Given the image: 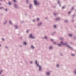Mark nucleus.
Returning a JSON list of instances; mask_svg holds the SVG:
<instances>
[{
    "label": "nucleus",
    "instance_id": "nucleus-1",
    "mask_svg": "<svg viewBox=\"0 0 76 76\" xmlns=\"http://www.w3.org/2000/svg\"><path fill=\"white\" fill-rule=\"evenodd\" d=\"M35 62L36 65H37V66H38V67H39V70H41V66H39L38 63H37V61H35Z\"/></svg>",
    "mask_w": 76,
    "mask_h": 76
},
{
    "label": "nucleus",
    "instance_id": "nucleus-2",
    "mask_svg": "<svg viewBox=\"0 0 76 76\" xmlns=\"http://www.w3.org/2000/svg\"><path fill=\"white\" fill-rule=\"evenodd\" d=\"M34 3L36 6H37V5H39V3L37 2V1L36 0H34Z\"/></svg>",
    "mask_w": 76,
    "mask_h": 76
},
{
    "label": "nucleus",
    "instance_id": "nucleus-3",
    "mask_svg": "<svg viewBox=\"0 0 76 76\" xmlns=\"http://www.w3.org/2000/svg\"><path fill=\"white\" fill-rule=\"evenodd\" d=\"M61 44H58V45L59 46H61V45H67V44H64L62 42H61Z\"/></svg>",
    "mask_w": 76,
    "mask_h": 76
},
{
    "label": "nucleus",
    "instance_id": "nucleus-4",
    "mask_svg": "<svg viewBox=\"0 0 76 76\" xmlns=\"http://www.w3.org/2000/svg\"><path fill=\"white\" fill-rule=\"evenodd\" d=\"M29 37L30 38H34V37L32 36L31 34H30V35Z\"/></svg>",
    "mask_w": 76,
    "mask_h": 76
},
{
    "label": "nucleus",
    "instance_id": "nucleus-5",
    "mask_svg": "<svg viewBox=\"0 0 76 76\" xmlns=\"http://www.w3.org/2000/svg\"><path fill=\"white\" fill-rule=\"evenodd\" d=\"M46 75H50V73L49 72H46Z\"/></svg>",
    "mask_w": 76,
    "mask_h": 76
},
{
    "label": "nucleus",
    "instance_id": "nucleus-6",
    "mask_svg": "<svg viewBox=\"0 0 76 76\" xmlns=\"http://www.w3.org/2000/svg\"><path fill=\"white\" fill-rule=\"evenodd\" d=\"M69 37H72V34H69Z\"/></svg>",
    "mask_w": 76,
    "mask_h": 76
},
{
    "label": "nucleus",
    "instance_id": "nucleus-7",
    "mask_svg": "<svg viewBox=\"0 0 76 76\" xmlns=\"http://www.w3.org/2000/svg\"><path fill=\"white\" fill-rule=\"evenodd\" d=\"M31 7H32V5L31 4L29 6V8H31Z\"/></svg>",
    "mask_w": 76,
    "mask_h": 76
},
{
    "label": "nucleus",
    "instance_id": "nucleus-8",
    "mask_svg": "<svg viewBox=\"0 0 76 76\" xmlns=\"http://www.w3.org/2000/svg\"><path fill=\"white\" fill-rule=\"evenodd\" d=\"M23 44H24V45H26V43L25 42H24Z\"/></svg>",
    "mask_w": 76,
    "mask_h": 76
},
{
    "label": "nucleus",
    "instance_id": "nucleus-9",
    "mask_svg": "<svg viewBox=\"0 0 76 76\" xmlns=\"http://www.w3.org/2000/svg\"><path fill=\"white\" fill-rule=\"evenodd\" d=\"M14 2H16V0H12Z\"/></svg>",
    "mask_w": 76,
    "mask_h": 76
},
{
    "label": "nucleus",
    "instance_id": "nucleus-10",
    "mask_svg": "<svg viewBox=\"0 0 76 76\" xmlns=\"http://www.w3.org/2000/svg\"><path fill=\"white\" fill-rule=\"evenodd\" d=\"M39 20V19L38 18H37V21H38V20Z\"/></svg>",
    "mask_w": 76,
    "mask_h": 76
},
{
    "label": "nucleus",
    "instance_id": "nucleus-11",
    "mask_svg": "<svg viewBox=\"0 0 76 76\" xmlns=\"http://www.w3.org/2000/svg\"><path fill=\"white\" fill-rule=\"evenodd\" d=\"M31 47L32 48H34V46H31Z\"/></svg>",
    "mask_w": 76,
    "mask_h": 76
},
{
    "label": "nucleus",
    "instance_id": "nucleus-12",
    "mask_svg": "<svg viewBox=\"0 0 76 76\" xmlns=\"http://www.w3.org/2000/svg\"><path fill=\"white\" fill-rule=\"evenodd\" d=\"M49 48H50V49H51V48H52V47L51 46H50L49 47Z\"/></svg>",
    "mask_w": 76,
    "mask_h": 76
},
{
    "label": "nucleus",
    "instance_id": "nucleus-13",
    "mask_svg": "<svg viewBox=\"0 0 76 76\" xmlns=\"http://www.w3.org/2000/svg\"><path fill=\"white\" fill-rule=\"evenodd\" d=\"M67 46V47H68V48H70V46H69L68 45H66Z\"/></svg>",
    "mask_w": 76,
    "mask_h": 76
},
{
    "label": "nucleus",
    "instance_id": "nucleus-14",
    "mask_svg": "<svg viewBox=\"0 0 76 76\" xmlns=\"http://www.w3.org/2000/svg\"><path fill=\"white\" fill-rule=\"evenodd\" d=\"M8 4L9 5H10V4H11V3L10 2H9L8 3Z\"/></svg>",
    "mask_w": 76,
    "mask_h": 76
},
{
    "label": "nucleus",
    "instance_id": "nucleus-15",
    "mask_svg": "<svg viewBox=\"0 0 76 76\" xmlns=\"http://www.w3.org/2000/svg\"><path fill=\"white\" fill-rule=\"evenodd\" d=\"M54 28H56V26L55 25H54Z\"/></svg>",
    "mask_w": 76,
    "mask_h": 76
},
{
    "label": "nucleus",
    "instance_id": "nucleus-16",
    "mask_svg": "<svg viewBox=\"0 0 76 76\" xmlns=\"http://www.w3.org/2000/svg\"><path fill=\"white\" fill-rule=\"evenodd\" d=\"M9 23H10V24H11L12 23L11 22V21H9Z\"/></svg>",
    "mask_w": 76,
    "mask_h": 76
},
{
    "label": "nucleus",
    "instance_id": "nucleus-17",
    "mask_svg": "<svg viewBox=\"0 0 76 76\" xmlns=\"http://www.w3.org/2000/svg\"><path fill=\"white\" fill-rule=\"evenodd\" d=\"M15 28H17V26H15Z\"/></svg>",
    "mask_w": 76,
    "mask_h": 76
},
{
    "label": "nucleus",
    "instance_id": "nucleus-18",
    "mask_svg": "<svg viewBox=\"0 0 76 76\" xmlns=\"http://www.w3.org/2000/svg\"><path fill=\"white\" fill-rule=\"evenodd\" d=\"M28 32H29V31L28 30H27L26 32L28 33Z\"/></svg>",
    "mask_w": 76,
    "mask_h": 76
},
{
    "label": "nucleus",
    "instance_id": "nucleus-19",
    "mask_svg": "<svg viewBox=\"0 0 76 76\" xmlns=\"http://www.w3.org/2000/svg\"><path fill=\"white\" fill-rule=\"evenodd\" d=\"M2 72V70H1V71H0V74H1V73Z\"/></svg>",
    "mask_w": 76,
    "mask_h": 76
},
{
    "label": "nucleus",
    "instance_id": "nucleus-20",
    "mask_svg": "<svg viewBox=\"0 0 76 76\" xmlns=\"http://www.w3.org/2000/svg\"><path fill=\"white\" fill-rule=\"evenodd\" d=\"M14 6H15V7H16V4H15L14 5Z\"/></svg>",
    "mask_w": 76,
    "mask_h": 76
},
{
    "label": "nucleus",
    "instance_id": "nucleus-21",
    "mask_svg": "<svg viewBox=\"0 0 76 76\" xmlns=\"http://www.w3.org/2000/svg\"><path fill=\"white\" fill-rule=\"evenodd\" d=\"M2 40L3 41H4V39H2Z\"/></svg>",
    "mask_w": 76,
    "mask_h": 76
},
{
    "label": "nucleus",
    "instance_id": "nucleus-22",
    "mask_svg": "<svg viewBox=\"0 0 76 76\" xmlns=\"http://www.w3.org/2000/svg\"><path fill=\"white\" fill-rule=\"evenodd\" d=\"M45 38L46 39V38H47V37H46V36H45Z\"/></svg>",
    "mask_w": 76,
    "mask_h": 76
},
{
    "label": "nucleus",
    "instance_id": "nucleus-23",
    "mask_svg": "<svg viewBox=\"0 0 76 76\" xmlns=\"http://www.w3.org/2000/svg\"><path fill=\"white\" fill-rule=\"evenodd\" d=\"M40 25H41V23H40V24H39L38 26H39Z\"/></svg>",
    "mask_w": 76,
    "mask_h": 76
},
{
    "label": "nucleus",
    "instance_id": "nucleus-24",
    "mask_svg": "<svg viewBox=\"0 0 76 76\" xmlns=\"http://www.w3.org/2000/svg\"><path fill=\"white\" fill-rule=\"evenodd\" d=\"M64 7H62V9H64Z\"/></svg>",
    "mask_w": 76,
    "mask_h": 76
},
{
    "label": "nucleus",
    "instance_id": "nucleus-25",
    "mask_svg": "<svg viewBox=\"0 0 76 76\" xmlns=\"http://www.w3.org/2000/svg\"><path fill=\"white\" fill-rule=\"evenodd\" d=\"M59 66V65H57V67H58Z\"/></svg>",
    "mask_w": 76,
    "mask_h": 76
},
{
    "label": "nucleus",
    "instance_id": "nucleus-26",
    "mask_svg": "<svg viewBox=\"0 0 76 76\" xmlns=\"http://www.w3.org/2000/svg\"><path fill=\"white\" fill-rule=\"evenodd\" d=\"M70 12H68V14H70Z\"/></svg>",
    "mask_w": 76,
    "mask_h": 76
},
{
    "label": "nucleus",
    "instance_id": "nucleus-27",
    "mask_svg": "<svg viewBox=\"0 0 76 76\" xmlns=\"http://www.w3.org/2000/svg\"><path fill=\"white\" fill-rule=\"evenodd\" d=\"M33 22H35V20H33Z\"/></svg>",
    "mask_w": 76,
    "mask_h": 76
},
{
    "label": "nucleus",
    "instance_id": "nucleus-28",
    "mask_svg": "<svg viewBox=\"0 0 76 76\" xmlns=\"http://www.w3.org/2000/svg\"><path fill=\"white\" fill-rule=\"evenodd\" d=\"M72 56H75V55L74 54H72Z\"/></svg>",
    "mask_w": 76,
    "mask_h": 76
},
{
    "label": "nucleus",
    "instance_id": "nucleus-29",
    "mask_svg": "<svg viewBox=\"0 0 76 76\" xmlns=\"http://www.w3.org/2000/svg\"><path fill=\"white\" fill-rule=\"evenodd\" d=\"M27 3H28V0H27Z\"/></svg>",
    "mask_w": 76,
    "mask_h": 76
},
{
    "label": "nucleus",
    "instance_id": "nucleus-30",
    "mask_svg": "<svg viewBox=\"0 0 76 76\" xmlns=\"http://www.w3.org/2000/svg\"><path fill=\"white\" fill-rule=\"evenodd\" d=\"M5 10H6V11H7V9H5Z\"/></svg>",
    "mask_w": 76,
    "mask_h": 76
},
{
    "label": "nucleus",
    "instance_id": "nucleus-31",
    "mask_svg": "<svg viewBox=\"0 0 76 76\" xmlns=\"http://www.w3.org/2000/svg\"><path fill=\"white\" fill-rule=\"evenodd\" d=\"M60 39H62V38H61Z\"/></svg>",
    "mask_w": 76,
    "mask_h": 76
},
{
    "label": "nucleus",
    "instance_id": "nucleus-32",
    "mask_svg": "<svg viewBox=\"0 0 76 76\" xmlns=\"http://www.w3.org/2000/svg\"><path fill=\"white\" fill-rule=\"evenodd\" d=\"M32 63V61H31V62H30V63L31 64V63Z\"/></svg>",
    "mask_w": 76,
    "mask_h": 76
},
{
    "label": "nucleus",
    "instance_id": "nucleus-33",
    "mask_svg": "<svg viewBox=\"0 0 76 76\" xmlns=\"http://www.w3.org/2000/svg\"><path fill=\"white\" fill-rule=\"evenodd\" d=\"M51 41H53V39H51Z\"/></svg>",
    "mask_w": 76,
    "mask_h": 76
},
{
    "label": "nucleus",
    "instance_id": "nucleus-34",
    "mask_svg": "<svg viewBox=\"0 0 76 76\" xmlns=\"http://www.w3.org/2000/svg\"><path fill=\"white\" fill-rule=\"evenodd\" d=\"M54 44H56V42H54Z\"/></svg>",
    "mask_w": 76,
    "mask_h": 76
},
{
    "label": "nucleus",
    "instance_id": "nucleus-35",
    "mask_svg": "<svg viewBox=\"0 0 76 76\" xmlns=\"http://www.w3.org/2000/svg\"><path fill=\"white\" fill-rule=\"evenodd\" d=\"M72 9H73V8L72 7Z\"/></svg>",
    "mask_w": 76,
    "mask_h": 76
},
{
    "label": "nucleus",
    "instance_id": "nucleus-36",
    "mask_svg": "<svg viewBox=\"0 0 76 76\" xmlns=\"http://www.w3.org/2000/svg\"><path fill=\"white\" fill-rule=\"evenodd\" d=\"M58 3H59V1H58Z\"/></svg>",
    "mask_w": 76,
    "mask_h": 76
},
{
    "label": "nucleus",
    "instance_id": "nucleus-37",
    "mask_svg": "<svg viewBox=\"0 0 76 76\" xmlns=\"http://www.w3.org/2000/svg\"><path fill=\"white\" fill-rule=\"evenodd\" d=\"M74 73H76L75 72V71L74 72Z\"/></svg>",
    "mask_w": 76,
    "mask_h": 76
},
{
    "label": "nucleus",
    "instance_id": "nucleus-38",
    "mask_svg": "<svg viewBox=\"0 0 76 76\" xmlns=\"http://www.w3.org/2000/svg\"><path fill=\"white\" fill-rule=\"evenodd\" d=\"M1 46V45H0V46Z\"/></svg>",
    "mask_w": 76,
    "mask_h": 76
},
{
    "label": "nucleus",
    "instance_id": "nucleus-39",
    "mask_svg": "<svg viewBox=\"0 0 76 76\" xmlns=\"http://www.w3.org/2000/svg\"><path fill=\"white\" fill-rule=\"evenodd\" d=\"M6 48H7V47H6Z\"/></svg>",
    "mask_w": 76,
    "mask_h": 76
},
{
    "label": "nucleus",
    "instance_id": "nucleus-40",
    "mask_svg": "<svg viewBox=\"0 0 76 76\" xmlns=\"http://www.w3.org/2000/svg\"><path fill=\"white\" fill-rule=\"evenodd\" d=\"M1 9V8H0V9Z\"/></svg>",
    "mask_w": 76,
    "mask_h": 76
}]
</instances>
